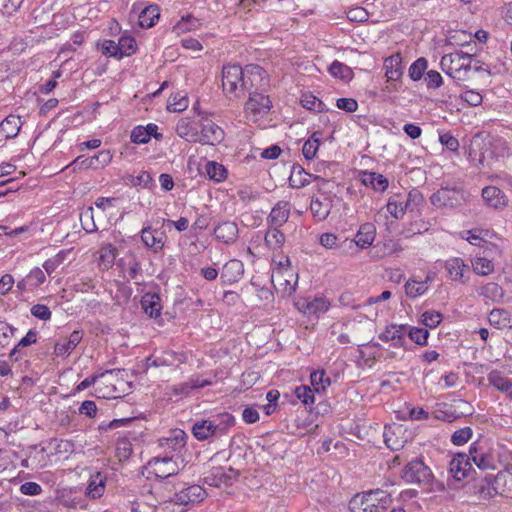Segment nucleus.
<instances>
[{"instance_id": "14", "label": "nucleus", "mask_w": 512, "mask_h": 512, "mask_svg": "<svg viewBox=\"0 0 512 512\" xmlns=\"http://www.w3.org/2000/svg\"><path fill=\"white\" fill-rule=\"evenodd\" d=\"M206 491L199 485H191L176 492L173 501L179 505L199 503L206 497Z\"/></svg>"}, {"instance_id": "5", "label": "nucleus", "mask_w": 512, "mask_h": 512, "mask_svg": "<svg viewBox=\"0 0 512 512\" xmlns=\"http://www.w3.org/2000/svg\"><path fill=\"white\" fill-rule=\"evenodd\" d=\"M242 79L243 96L254 91H266L269 87V76L258 64H248L243 67Z\"/></svg>"}, {"instance_id": "24", "label": "nucleus", "mask_w": 512, "mask_h": 512, "mask_svg": "<svg viewBox=\"0 0 512 512\" xmlns=\"http://www.w3.org/2000/svg\"><path fill=\"white\" fill-rule=\"evenodd\" d=\"M383 67L387 81H398L403 75L402 57L399 53L384 60Z\"/></svg>"}, {"instance_id": "62", "label": "nucleus", "mask_w": 512, "mask_h": 512, "mask_svg": "<svg viewBox=\"0 0 512 512\" xmlns=\"http://www.w3.org/2000/svg\"><path fill=\"white\" fill-rule=\"evenodd\" d=\"M336 106L345 112L353 113L358 109V102L353 98H339L336 101Z\"/></svg>"}, {"instance_id": "48", "label": "nucleus", "mask_w": 512, "mask_h": 512, "mask_svg": "<svg viewBox=\"0 0 512 512\" xmlns=\"http://www.w3.org/2000/svg\"><path fill=\"white\" fill-rule=\"evenodd\" d=\"M472 435H473L472 428L469 426H466V427L456 430L451 435L450 440L453 445L462 446V445L466 444L471 439Z\"/></svg>"}, {"instance_id": "56", "label": "nucleus", "mask_w": 512, "mask_h": 512, "mask_svg": "<svg viewBox=\"0 0 512 512\" xmlns=\"http://www.w3.org/2000/svg\"><path fill=\"white\" fill-rule=\"evenodd\" d=\"M386 208L387 212L395 219H402L407 211L403 202H398L393 199L388 200Z\"/></svg>"}, {"instance_id": "27", "label": "nucleus", "mask_w": 512, "mask_h": 512, "mask_svg": "<svg viewBox=\"0 0 512 512\" xmlns=\"http://www.w3.org/2000/svg\"><path fill=\"white\" fill-rule=\"evenodd\" d=\"M192 434L199 441H205L211 437L217 438L211 418L195 422L192 426Z\"/></svg>"}, {"instance_id": "45", "label": "nucleus", "mask_w": 512, "mask_h": 512, "mask_svg": "<svg viewBox=\"0 0 512 512\" xmlns=\"http://www.w3.org/2000/svg\"><path fill=\"white\" fill-rule=\"evenodd\" d=\"M479 294L485 298L496 301L503 297L504 292L500 285L490 282L480 288Z\"/></svg>"}, {"instance_id": "7", "label": "nucleus", "mask_w": 512, "mask_h": 512, "mask_svg": "<svg viewBox=\"0 0 512 512\" xmlns=\"http://www.w3.org/2000/svg\"><path fill=\"white\" fill-rule=\"evenodd\" d=\"M198 115L201 127L199 143L213 146L220 144L225 138L224 130L209 119L207 112H199Z\"/></svg>"}, {"instance_id": "20", "label": "nucleus", "mask_w": 512, "mask_h": 512, "mask_svg": "<svg viewBox=\"0 0 512 512\" xmlns=\"http://www.w3.org/2000/svg\"><path fill=\"white\" fill-rule=\"evenodd\" d=\"M187 434L181 429H173L167 437L159 440V444L164 449H170L172 452H181L187 441Z\"/></svg>"}, {"instance_id": "26", "label": "nucleus", "mask_w": 512, "mask_h": 512, "mask_svg": "<svg viewBox=\"0 0 512 512\" xmlns=\"http://www.w3.org/2000/svg\"><path fill=\"white\" fill-rule=\"evenodd\" d=\"M211 421L216 429L217 439L226 436L229 430L236 424L235 417L228 412L215 415L211 418Z\"/></svg>"}, {"instance_id": "49", "label": "nucleus", "mask_w": 512, "mask_h": 512, "mask_svg": "<svg viewBox=\"0 0 512 512\" xmlns=\"http://www.w3.org/2000/svg\"><path fill=\"white\" fill-rule=\"evenodd\" d=\"M295 396L305 405L309 406L314 403V389L310 388L307 385L298 386L295 391Z\"/></svg>"}, {"instance_id": "43", "label": "nucleus", "mask_w": 512, "mask_h": 512, "mask_svg": "<svg viewBox=\"0 0 512 512\" xmlns=\"http://www.w3.org/2000/svg\"><path fill=\"white\" fill-rule=\"evenodd\" d=\"M130 182L135 187L152 190L155 187L154 180L148 171H141L137 176H129Z\"/></svg>"}, {"instance_id": "29", "label": "nucleus", "mask_w": 512, "mask_h": 512, "mask_svg": "<svg viewBox=\"0 0 512 512\" xmlns=\"http://www.w3.org/2000/svg\"><path fill=\"white\" fill-rule=\"evenodd\" d=\"M312 177L313 175L307 173L301 165L294 164L292 166L291 174L289 176V185L292 188H303L310 184V179Z\"/></svg>"}, {"instance_id": "44", "label": "nucleus", "mask_w": 512, "mask_h": 512, "mask_svg": "<svg viewBox=\"0 0 512 512\" xmlns=\"http://www.w3.org/2000/svg\"><path fill=\"white\" fill-rule=\"evenodd\" d=\"M406 335H408L409 339L415 344L425 346L427 345L429 331L425 328H418L407 325Z\"/></svg>"}, {"instance_id": "32", "label": "nucleus", "mask_w": 512, "mask_h": 512, "mask_svg": "<svg viewBox=\"0 0 512 512\" xmlns=\"http://www.w3.org/2000/svg\"><path fill=\"white\" fill-rule=\"evenodd\" d=\"M488 321L497 329H506L512 326L510 313L502 308H494L488 315Z\"/></svg>"}, {"instance_id": "59", "label": "nucleus", "mask_w": 512, "mask_h": 512, "mask_svg": "<svg viewBox=\"0 0 512 512\" xmlns=\"http://www.w3.org/2000/svg\"><path fill=\"white\" fill-rule=\"evenodd\" d=\"M30 313L39 320L48 321L52 317V312L48 306L44 304H35L31 307Z\"/></svg>"}, {"instance_id": "10", "label": "nucleus", "mask_w": 512, "mask_h": 512, "mask_svg": "<svg viewBox=\"0 0 512 512\" xmlns=\"http://www.w3.org/2000/svg\"><path fill=\"white\" fill-rule=\"evenodd\" d=\"M407 325L390 324L385 330L378 335L383 342H392V346L396 348L408 349L406 340Z\"/></svg>"}, {"instance_id": "53", "label": "nucleus", "mask_w": 512, "mask_h": 512, "mask_svg": "<svg viewBox=\"0 0 512 512\" xmlns=\"http://www.w3.org/2000/svg\"><path fill=\"white\" fill-rule=\"evenodd\" d=\"M198 26H200L199 19L193 17L192 15H187L186 17L181 18V20L175 25L174 29L179 32H186L194 30Z\"/></svg>"}, {"instance_id": "16", "label": "nucleus", "mask_w": 512, "mask_h": 512, "mask_svg": "<svg viewBox=\"0 0 512 512\" xmlns=\"http://www.w3.org/2000/svg\"><path fill=\"white\" fill-rule=\"evenodd\" d=\"M166 236L164 232L157 229H152L151 226H145L141 230V240L143 244L151 249L154 253L160 252L165 243Z\"/></svg>"}, {"instance_id": "12", "label": "nucleus", "mask_w": 512, "mask_h": 512, "mask_svg": "<svg viewBox=\"0 0 512 512\" xmlns=\"http://www.w3.org/2000/svg\"><path fill=\"white\" fill-rule=\"evenodd\" d=\"M473 471L470 457L464 453L456 454L449 463V474L455 481H462Z\"/></svg>"}, {"instance_id": "39", "label": "nucleus", "mask_w": 512, "mask_h": 512, "mask_svg": "<svg viewBox=\"0 0 512 512\" xmlns=\"http://www.w3.org/2000/svg\"><path fill=\"white\" fill-rule=\"evenodd\" d=\"M427 67V59L424 57H420L410 65L408 69V76L412 81H419L425 76Z\"/></svg>"}, {"instance_id": "17", "label": "nucleus", "mask_w": 512, "mask_h": 512, "mask_svg": "<svg viewBox=\"0 0 512 512\" xmlns=\"http://www.w3.org/2000/svg\"><path fill=\"white\" fill-rule=\"evenodd\" d=\"M83 338L81 330H74L68 338L57 341L54 345V355L56 357L67 358L77 347Z\"/></svg>"}, {"instance_id": "38", "label": "nucleus", "mask_w": 512, "mask_h": 512, "mask_svg": "<svg viewBox=\"0 0 512 512\" xmlns=\"http://www.w3.org/2000/svg\"><path fill=\"white\" fill-rule=\"evenodd\" d=\"M310 382L316 393L324 392L331 385V379L325 376L324 370H316L310 374Z\"/></svg>"}, {"instance_id": "60", "label": "nucleus", "mask_w": 512, "mask_h": 512, "mask_svg": "<svg viewBox=\"0 0 512 512\" xmlns=\"http://www.w3.org/2000/svg\"><path fill=\"white\" fill-rule=\"evenodd\" d=\"M439 141L451 152H457L460 146L458 139L449 132L441 134Z\"/></svg>"}, {"instance_id": "28", "label": "nucleus", "mask_w": 512, "mask_h": 512, "mask_svg": "<svg viewBox=\"0 0 512 512\" xmlns=\"http://www.w3.org/2000/svg\"><path fill=\"white\" fill-rule=\"evenodd\" d=\"M375 233L376 229L372 223H364L360 226L355 236L354 242L358 247L362 249L368 248L372 245L375 239Z\"/></svg>"}, {"instance_id": "40", "label": "nucleus", "mask_w": 512, "mask_h": 512, "mask_svg": "<svg viewBox=\"0 0 512 512\" xmlns=\"http://www.w3.org/2000/svg\"><path fill=\"white\" fill-rule=\"evenodd\" d=\"M328 70L333 77L344 81H350L353 78L352 69L337 60L332 62Z\"/></svg>"}, {"instance_id": "23", "label": "nucleus", "mask_w": 512, "mask_h": 512, "mask_svg": "<svg viewBox=\"0 0 512 512\" xmlns=\"http://www.w3.org/2000/svg\"><path fill=\"white\" fill-rule=\"evenodd\" d=\"M176 134L188 142H199L198 129L190 118L185 117L180 119L175 127Z\"/></svg>"}, {"instance_id": "55", "label": "nucleus", "mask_w": 512, "mask_h": 512, "mask_svg": "<svg viewBox=\"0 0 512 512\" xmlns=\"http://www.w3.org/2000/svg\"><path fill=\"white\" fill-rule=\"evenodd\" d=\"M472 461L479 469L483 471L495 468L493 457L485 452H481L479 455H475Z\"/></svg>"}, {"instance_id": "1", "label": "nucleus", "mask_w": 512, "mask_h": 512, "mask_svg": "<svg viewBox=\"0 0 512 512\" xmlns=\"http://www.w3.org/2000/svg\"><path fill=\"white\" fill-rule=\"evenodd\" d=\"M402 478L406 483L417 484L429 492H444L446 486L442 481L435 479L434 474L422 458L409 461L402 470Z\"/></svg>"}, {"instance_id": "46", "label": "nucleus", "mask_w": 512, "mask_h": 512, "mask_svg": "<svg viewBox=\"0 0 512 512\" xmlns=\"http://www.w3.org/2000/svg\"><path fill=\"white\" fill-rule=\"evenodd\" d=\"M301 104L305 109L314 112H323L327 110L325 104L312 94H304L301 98Z\"/></svg>"}, {"instance_id": "25", "label": "nucleus", "mask_w": 512, "mask_h": 512, "mask_svg": "<svg viewBox=\"0 0 512 512\" xmlns=\"http://www.w3.org/2000/svg\"><path fill=\"white\" fill-rule=\"evenodd\" d=\"M160 302L159 294L147 292L141 298V307L150 318H158L162 309Z\"/></svg>"}, {"instance_id": "11", "label": "nucleus", "mask_w": 512, "mask_h": 512, "mask_svg": "<svg viewBox=\"0 0 512 512\" xmlns=\"http://www.w3.org/2000/svg\"><path fill=\"white\" fill-rule=\"evenodd\" d=\"M132 12H138L139 26L142 28L153 27L160 17V7L157 4L145 5L136 2L132 6Z\"/></svg>"}, {"instance_id": "21", "label": "nucleus", "mask_w": 512, "mask_h": 512, "mask_svg": "<svg viewBox=\"0 0 512 512\" xmlns=\"http://www.w3.org/2000/svg\"><path fill=\"white\" fill-rule=\"evenodd\" d=\"M228 471L234 474V476L227 473L223 467H214L210 471L209 475L205 477V483L214 487H220L221 485H232L236 476V472L233 468H229Z\"/></svg>"}, {"instance_id": "8", "label": "nucleus", "mask_w": 512, "mask_h": 512, "mask_svg": "<svg viewBox=\"0 0 512 512\" xmlns=\"http://www.w3.org/2000/svg\"><path fill=\"white\" fill-rule=\"evenodd\" d=\"M266 91L250 92L249 98L245 103V112L253 115L255 118L267 115L272 107V100Z\"/></svg>"}, {"instance_id": "51", "label": "nucleus", "mask_w": 512, "mask_h": 512, "mask_svg": "<svg viewBox=\"0 0 512 512\" xmlns=\"http://www.w3.org/2000/svg\"><path fill=\"white\" fill-rule=\"evenodd\" d=\"M310 210L313 216L317 218L319 221L325 220L330 213L328 205H324L319 199H312L310 204Z\"/></svg>"}, {"instance_id": "19", "label": "nucleus", "mask_w": 512, "mask_h": 512, "mask_svg": "<svg viewBox=\"0 0 512 512\" xmlns=\"http://www.w3.org/2000/svg\"><path fill=\"white\" fill-rule=\"evenodd\" d=\"M482 198L485 203L494 209L501 210L508 205L505 193L496 186H486L482 189Z\"/></svg>"}, {"instance_id": "22", "label": "nucleus", "mask_w": 512, "mask_h": 512, "mask_svg": "<svg viewBox=\"0 0 512 512\" xmlns=\"http://www.w3.org/2000/svg\"><path fill=\"white\" fill-rule=\"evenodd\" d=\"M359 178L363 185L371 187L375 191L384 192L389 186L388 179L384 175L376 172L361 170L359 172Z\"/></svg>"}, {"instance_id": "3", "label": "nucleus", "mask_w": 512, "mask_h": 512, "mask_svg": "<svg viewBox=\"0 0 512 512\" xmlns=\"http://www.w3.org/2000/svg\"><path fill=\"white\" fill-rule=\"evenodd\" d=\"M467 200L466 192L458 186L441 187L430 197L431 204L437 208H458Z\"/></svg>"}, {"instance_id": "34", "label": "nucleus", "mask_w": 512, "mask_h": 512, "mask_svg": "<svg viewBox=\"0 0 512 512\" xmlns=\"http://www.w3.org/2000/svg\"><path fill=\"white\" fill-rule=\"evenodd\" d=\"M37 342V331L30 329L27 334L13 347L9 353L12 361H19L22 358V348L35 344Z\"/></svg>"}, {"instance_id": "18", "label": "nucleus", "mask_w": 512, "mask_h": 512, "mask_svg": "<svg viewBox=\"0 0 512 512\" xmlns=\"http://www.w3.org/2000/svg\"><path fill=\"white\" fill-rule=\"evenodd\" d=\"M244 273V265L240 260H229L223 267L220 280L223 285H231L238 282Z\"/></svg>"}, {"instance_id": "36", "label": "nucleus", "mask_w": 512, "mask_h": 512, "mask_svg": "<svg viewBox=\"0 0 512 512\" xmlns=\"http://www.w3.org/2000/svg\"><path fill=\"white\" fill-rule=\"evenodd\" d=\"M472 58V55L469 53H465L463 51H455L454 53L444 55L441 58L440 65L442 70L447 74L451 75V70L453 68V63L460 62L464 60L470 61Z\"/></svg>"}, {"instance_id": "37", "label": "nucleus", "mask_w": 512, "mask_h": 512, "mask_svg": "<svg viewBox=\"0 0 512 512\" xmlns=\"http://www.w3.org/2000/svg\"><path fill=\"white\" fill-rule=\"evenodd\" d=\"M121 263L128 281L136 279L143 272L141 262L135 255H130L126 260H121Z\"/></svg>"}, {"instance_id": "4", "label": "nucleus", "mask_w": 512, "mask_h": 512, "mask_svg": "<svg viewBox=\"0 0 512 512\" xmlns=\"http://www.w3.org/2000/svg\"><path fill=\"white\" fill-rule=\"evenodd\" d=\"M243 67L239 64H228L222 68V88L226 95L234 98L243 97Z\"/></svg>"}, {"instance_id": "31", "label": "nucleus", "mask_w": 512, "mask_h": 512, "mask_svg": "<svg viewBox=\"0 0 512 512\" xmlns=\"http://www.w3.org/2000/svg\"><path fill=\"white\" fill-rule=\"evenodd\" d=\"M286 237L284 233L280 230V227H267V231L264 236L265 245L275 251L280 250L284 243Z\"/></svg>"}, {"instance_id": "54", "label": "nucleus", "mask_w": 512, "mask_h": 512, "mask_svg": "<svg viewBox=\"0 0 512 512\" xmlns=\"http://www.w3.org/2000/svg\"><path fill=\"white\" fill-rule=\"evenodd\" d=\"M93 169H100L107 166L112 161V154L109 150H101L91 157Z\"/></svg>"}, {"instance_id": "63", "label": "nucleus", "mask_w": 512, "mask_h": 512, "mask_svg": "<svg viewBox=\"0 0 512 512\" xmlns=\"http://www.w3.org/2000/svg\"><path fill=\"white\" fill-rule=\"evenodd\" d=\"M97 406L96 403L92 400H85L80 405L78 412L81 415H85L89 418H94L97 415Z\"/></svg>"}, {"instance_id": "15", "label": "nucleus", "mask_w": 512, "mask_h": 512, "mask_svg": "<svg viewBox=\"0 0 512 512\" xmlns=\"http://www.w3.org/2000/svg\"><path fill=\"white\" fill-rule=\"evenodd\" d=\"M213 235L217 241L232 245L239 237L238 225L233 221H223L214 228Z\"/></svg>"}, {"instance_id": "6", "label": "nucleus", "mask_w": 512, "mask_h": 512, "mask_svg": "<svg viewBox=\"0 0 512 512\" xmlns=\"http://www.w3.org/2000/svg\"><path fill=\"white\" fill-rule=\"evenodd\" d=\"M137 49L138 46L135 38L127 34L122 35L118 42L104 40L101 44V50L104 55L118 60L135 54Z\"/></svg>"}, {"instance_id": "58", "label": "nucleus", "mask_w": 512, "mask_h": 512, "mask_svg": "<svg viewBox=\"0 0 512 512\" xmlns=\"http://www.w3.org/2000/svg\"><path fill=\"white\" fill-rule=\"evenodd\" d=\"M424 82L429 89H437L443 84L441 74L435 70L427 71L424 76Z\"/></svg>"}, {"instance_id": "42", "label": "nucleus", "mask_w": 512, "mask_h": 512, "mask_svg": "<svg viewBox=\"0 0 512 512\" xmlns=\"http://www.w3.org/2000/svg\"><path fill=\"white\" fill-rule=\"evenodd\" d=\"M206 173L211 180L221 182L227 178V169L214 161H210L205 166Z\"/></svg>"}, {"instance_id": "50", "label": "nucleus", "mask_w": 512, "mask_h": 512, "mask_svg": "<svg viewBox=\"0 0 512 512\" xmlns=\"http://www.w3.org/2000/svg\"><path fill=\"white\" fill-rule=\"evenodd\" d=\"M424 202L423 194L417 190L412 189L408 195L406 201L403 203L407 211H413L414 209L421 206Z\"/></svg>"}, {"instance_id": "9", "label": "nucleus", "mask_w": 512, "mask_h": 512, "mask_svg": "<svg viewBox=\"0 0 512 512\" xmlns=\"http://www.w3.org/2000/svg\"><path fill=\"white\" fill-rule=\"evenodd\" d=\"M444 268L450 280L466 284L470 276V266L460 257H451L444 263Z\"/></svg>"}, {"instance_id": "2", "label": "nucleus", "mask_w": 512, "mask_h": 512, "mask_svg": "<svg viewBox=\"0 0 512 512\" xmlns=\"http://www.w3.org/2000/svg\"><path fill=\"white\" fill-rule=\"evenodd\" d=\"M392 504L391 495L382 489L355 494L349 501L351 512H385Z\"/></svg>"}, {"instance_id": "57", "label": "nucleus", "mask_w": 512, "mask_h": 512, "mask_svg": "<svg viewBox=\"0 0 512 512\" xmlns=\"http://www.w3.org/2000/svg\"><path fill=\"white\" fill-rule=\"evenodd\" d=\"M421 317L422 323L429 328H436L442 321V314L437 311H425Z\"/></svg>"}, {"instance_id": "64", "label": "nucleus", "mask_w": 512, "mask_h": 512, "mask_svg": "<svg viewBox=\"0 0 512 512\" xmlns=\"http://www.w3.org/2000/svg\"><path fill=\"white\" fill-rule=\"evenodd\" d=\"M319 146L320 145L316 144L315 139L306 140L302 147V153H303L304 158L306 160H312L316 156Z\"/></svg>"}, {"instance_id": "30", "label": "nucleus", "mask_w": 512, "mask_h": 512, "mask_svg": "<svg viewBox=\"0 0 512 512\" xmlns=\"http://www.w3.org/2000/svg\"><path fill=\"white\" fill-rule=\"evenodd\" d=\"M106 475L102 472H96L91 475L88 486L86 488V495L93 499L101 497L105 490Z\"/></svg>"}, {"instance_id": "61", "label": "nucleus", "mask_w": 512, "mask_h": 512, "mask_svg": "<svg viewBox=\"0 0 512 512\" xmlns=\"http://www.w3.org/2000/svg\"><path fill=\"white\" fill-rule=\"evenodd\" d=\"M131 141L136 144H146L150 141L144 126H136L131 132Z\"/></svg>"}, {"instance_id": "52", "label": "nucleus", "mask_w": 512, "mask_h": 512, "mask_svg": "<svg viewBox=\"0 0 512 512\" xmlns=\"http://www.w3.org/2000/svg\"><path fill=\"white\" fill-rule=\"evenodd\" d=\"M493 269V263L487 258L480 257L473 262V270L478 275H488Z\"/></svg>"}, {"instance_id": "13", "label": "nucleus", "mask_w": 512, "mask_h": 512, "mask_svg": "<svg viewBox=\"0 0 512 512\" xmlns=\"http://www.w3.org/2000/svg\"><path fill=\"white\" fill-rule=\"evenodd\" d=\"M291 213V204L288 201H278L266 218L267 227H282L287 223Z\"/></svg>"}, {"instance_id": "33", "label": "nucleus", "mask_w": 512, "mask_h": 512, "mask_svg": "<svg viewBox=\"0 0 512 512\" xmlns=\"http://www.w3.org/2000/svg\"><path fill=\"white\" fill-rule=\"evenodd\" d=\"M330 303L324 297H317L311 301H305L299 308L303 313L308 315H318L328 311Z\"/></svg>"}, {"instance_id": "41", "label": "nucleus", "mask_w": 512, "mask_h": 512, "mask_svg": "<svg viewBox=\"0 0 512 512\" xmlns=\"http://www.w3.org/2000/svg\"><path fill=\"white\" fill-rule=\"evenodd\" d=\"M405 292L409 298H417L422 296L428 290L427 281H416L413 279L405 283Z\"/></svg>"}, {"instance_id": "35", "label": "nucleus", "mask_w": 512, "mask_h": 512, "mask_svg": "<svg viewBox=\"0 0 512 512\" xmlns=\"http://www.w3.org/2000/svg\"><path fill=\"white\" fill-rule=\"evenodd\" d=\"M21 125L19 116L9 115L1 122L0 128L7 139H12L18 135Z\"/></svg>"}, {"instance_id": "47", "label": "nucleus", "mask_w": 512, "mask_h": 512, "mask_svg": "<svg viewBox=\"0 0 512 512\" xmlns=\"http://www.w3.org/2000/svg\"><path fill=\"white\" fill-rule=\"evenodd\" d=\"M487 380L491 386L495 387L497 390L503 393L506 392L505 388L508 387L510 381L508 378L504 377L502 373L498 370H492L488 374Z\"/></svg>"}]
</instances>
